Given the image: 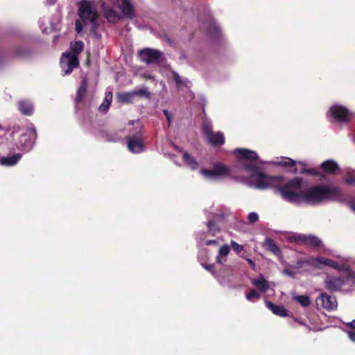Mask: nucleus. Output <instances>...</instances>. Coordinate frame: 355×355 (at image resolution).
Wrapping results in <instances>:
<instances>
[{
  "instance_id": "f257e3e1",
  "label": "nucleus",
  "mask_w": 355,
  "mask_h": 355,
  "mask_svg": "<svg viewBox=\"0 0 355 355\" xmlns=\"http://www.w3.org/2000/svg\"><path fill=\"white\" fill-rule=\"evenodd\" d=\"M342 197V190L339 187L315 185L303 191L302 202L318 205L324 201H339Z\"/></svg>"
},
{
  "instance_id": "f03ea898",
  "label": "nucleus",
  "mask_w": 355,
  "mask_h": 355,
  "mask_svg": "<svg viewBox=\"0 0 355 355\" xmlns=\"http://www.w3.org/2000/svg\"><path fill=\"white\" fill-rule=\"evenodd\" d=\"M242 168L251 173L255 188L265 189L269 187H276L282 180V176H270L261 171L260 168L252 163L242 164Z\"/></svg>"
},
{
  "instance_id": "7ed1b4c3",
  "label": "nucleus",
  "mask_w": 355,
  "mask_h": 355,
  "mask_svg": "<svg viewBox=\"0 0 355 355\" xmlns=\"http://www.w3.org/2000/svg\"><path fill=\"white\" fill-rule=\"evenodd\" d=\"M302 178H295L283 185L276 186L275 189L286 201L291 203L300 204L303 196L302 189Z\"/></svg>"
},
{
  "instance_id": "20e7f679",
  "label": "nucleus",
  "mask_w": 355,
  "mask_h": 355,
  "mask_svg": "<svg viewBox=\"0 0 355 355\" xmlns=\"http://www.w3.org/2000/svg\"><path fill=\"white\" fill-rule=\"evenodd\" d=\"M70 47L72 52L63 53L60 58V67L64 75L70 74L74 68L79 66L78 56L83 51L84 43L82 41L71 42Z\"/></svg>"
},
{
  "instance_id": "39448f33",
  "label": "nucleus",
  "mask_w": 355,
  "mask_h": 355,
  "mask_svg": "<svg viewBox=\"0 0 355 355\" xmlns=\"http://www.w3.org/2000/svg\"><path fill=\"white\" fill-rule=\"evenodd\" d=\"M79 17L83 21H89L92 24V31L94 32L98 27V13L87 0H82L79 3L78 10Z\"/></svg>"
},
{
  "instance_id": "423d86ee",
  "label": "nucleus",
  "mask_w": 355,
  "mask_h": 355,
  "mask_svg": "<svg viewBox=\"0 0 355 355\" xmlns=\"http://www.w3.org/2000/svg\"><path fill=\"white\" fill-rule=\"evenodd\" d=\"M37 135L35 128L26 129L25 132L20 135L18 140L15 141L17 147L24 151H30L34 146Z\"/></svg>"
},
{
  "instance_id": "0eeeda50",
  "label": "nucleus",
  "mask_w": 355,
  "mask_h": 355,
  "mask_svg": "<svg viewBox=\"0 0 355 355\" xmlns=\"http://www.w3.org/2000/svg\"><path fill=\"white\" fill-rule=\"evenodd\" d=\"M202 133L206 140L214 146H222L225 139L222 132H213V127L209 122L205 121L202 124Z\"/></svg>"
},
{
  "instance_id": "6e6552de",
  "label": "nucleus",
  "mask_w": 355,
  "mask_h": 355,
  "mask_svg": "<svg viewBox=\"0 0 355 355\" xmlns=\"http://www.w3.org/2000/svg\"><path fill=\"white\" fill-rule=\"evenodd\" d=\"M291 241L295 242L301 245H308L316 250L323 247V243L322 240L316 236L312 234L305 235L302 234H296L291 237Z\"/></svg>"
},
{
  "instance_id": "1a4fd4ad",
  "label": "nucleus",
  "mask_w": 355,
  "mask_h": 355,
  "mask_svg": "<svg viewBox=\"0 0 355 355\" xmlns=\"http://www.w3.org/2000/svg\"><path fill=\"white\" fill-rule=\"evenodd\" d=\"M128 148L132 153H140L144 149V137L141 128L135 133L127 137Z\"/></svg>"
},
{
  "instance_id": "9d476101",
  "label": "nucleus",
  "mask_w": 355,
  "mask_h": 355,
  "mask_svg": "<svg viewBox=\"0 0 355 355\" xmlns=\"http://www.w3.org/2000/svg\"><path fill=\"white\" fill-rule=\"evenodd\" d=\"M163 53L157 49L145 48L139 51L138 55L141 61L148 64L160 62Z\"/></svg>"
},
{
  "instance_id": "9b49d317",
  "label": "nucleus",
  "mask_w": 355,
  "mask_h": 355,
  "mask_svg": "<svg viewBox=\"0 0 355 355\" xmlns=\"http://www.w3.org/2000/svg\"><path fill=\"white\" fill-rule=\"evenodd\" d=\"M234 154L236 156L241 166L245 163L257 164L256 162L259 159V156L255 151L246 148H236Z\"/></svg>"
},
{
  "instance_id": "f8f14e48",
  "label": "nucleus",
  "mask_w": 355,
  "mask_h": 355,
  "mask_svg": "<svg viewBox=\"0 0 355 355\" xmlns=\"http://www.w3.org/2000/svg\"><path fill=\"white\" fill-rule=\"evenodd\" d=\"M347 281L348 277L345 276L336 277L329 275L325 279L324 287L331 292L338 291L341 290Z\"/></svg>"
},
{
  "instance_id": "ddd939ff",
  "label": "nucleus",
  "mask_w": 355,
  "mask_h": 355,
  "mask_svg": "<svg viewBox=\"0 0 355 355\" xmlns=\"http://www.w3.org/2000/svg\"><path fill=\"white\" fill-rule=\"evenodd\" d=\"M315 303L318 307H321L327 311L336 310L338 306L336 298L326 293H322L316 298Z\"/></svg>"
},
{
  "instance_id": "4468645a",
  "label": "nucleus",
  "mask_w": 355,
  "mask_h": 355,
  "mask_svg": "<svg viewBox=\"0 0 355 355\" xmlns=\"http://www.w3.org/2000/svg\"><path fill=\"white\" fill-rule=\"evenodd\" d=\"M200 173L207 178H217L227 175L229 169L223 164H216L211 169H201Z\"/></svg>"
},
{
  "instance_id": "2eb2a0df",
  "label": "nucleus",
  "mask_w": 355,
  "mask_h": 355,
  "mask_svg": "<svg viewBox=\"0 0 355 355\" xmlns=\"http://www.w3.org/2000/svg\"><path fill=\"white\" fill-rule=\"evenodd\" d=\"M329 113L331 116L340 122L346 121L349 114L348 109L340 105H332L329 110Z\"/></svg>"
},
{
  "instance_id": "dca6fc26",
  "label": "nucleus",
  "mask_w": 355,
  "mask_h": 355,
  "mask_svg": "<svg viewBox=\"0 0 355 355\" xmlns=\"http://www.w3.org/2000/svg\"><path fill=\"white\" fill-rule=\"evenodd\" d=\"M320 168L324 173L330 175H335L340 172L338 164L334 159L324 161L320 164Z\"/></svg>"
},
{
  "instance_id": "f3484780",
  "label": "nucleus",
  "mask_w": 355,
  "mask_h": 355,
  "mask_svg": "<svg viewBox=\"0 0 355 355\" xmlns=\"http://www.w3.org/2000/svg\"><path fill=\"white\" fill-rule=\"evenodd\" d=\"M119 8L123 17L132 20L135 17V8L129 0H121Z\"/></svg>"
},
{
  "instance_id": "a211bd4d",
  "label": "nucleus",
  "mask_w": 355,
  "mask_h": 355,
  "mask_svg": "<svg viewBox=\"0 0 355 355\" xmlns=\"http://www.w3.org/2000/svg\"><path fill=\"white\" fill-rule=\"evenodd\" d=\"M88 87V80L86 77H84L81 82L79 87L76 92V96L75 98V103L76 105L80 104L83 99L85 98Z\"/></svg>"
},
{
  "instance_id": "6ab92c4d",
  "label": "nucleus",
  "mask_w": 355,
  "mask_h": 355,
  "mask_svg": "<svg viewBox=\"0 0 355 355\" xmlns=\"http://www.w3.org/2000/svg\"><path fill=\"white\" fill-rule=\"evenodd\" d=\"M266 306L274 314L280 316L286 317L288 315V311L283 306L276 305L270 301H266Z\"/></svg>"
},
{
  "instance_id": "aec40b11",
  "label": "nucleus",
  "mask_w": 355,
  "mask_h": 355,
  "mask_svg": "<svg viewBox=\"0 0 355 355\" xmlns=\"http://www.w3.org/2000/svg\"><path fill=\"white\" fill-rule=\"evenodd\" d=\"M19 112L26 116H31L33 114L34 107L33 104L26 100H21L18 102Z\"/></svg>"
},
{
  "instance_id": "412c9836",
  "label": "nucleus",
  "mask_w": 355,
  "mask_h": 355,
  "mask_svg": "<svg viewBox=\"0 0 355 355\" xmlns=\"http://www.w3.org/2000/svg\"><path fill=\"white\" fill-rule=\"evenodd\" d=\"M103 13L107 20L110 23L116 24L121 19V16L110 7H103Z\"/></svg>"
},
{
  "instance_id": "4be33fe9",
  "label": "nucleus",
  "mask_w": 355,
  "mask_h": 355,
  "mask_svg": "<svg viewBox=\"0 0 355 355\" xmlns=\"http://www.w3.org/2000/svg\"><path fill=\"white\" fill-rule=\"evenodd\" d=\"M252 284L262 293L266 292L269 288L268 282L262 275L258 279H252Z\"/></svg>"
},
{
  "instance_id": "5701e85b",
  "label": "nucleus",
  "mask_w": 355,
  "mask_h": 355,
  "mask_svg": "<svg viewBox=\"0 0 355 355\" xmlns=\"http://www.w3.org/2000/svg\"><path fill=\"white\" fill-rule=\"evenodd\" d=\"M264 246L268 250L276 255L280 254L281 252L279 248L277 246L275 241L270 238L266 239Z\"/></svg>"
},
{
  "instance_id": "b1692460",
  "label": "nucleus",
  "mask_w": 355,
  "mask_h": 355,
  "mask_svg": "<svg viewBox=\"0 0 355 355\" xmlns=\"http://www.w3.org/2000/svg\"><path fill=\"white\" fill-rule=\"evenodd\" d=\"M21 154L17 153L9 157H3L1 160L3 165L12 166L17 164L21 159Z\"/></svg>"
},
{
  "instance_id": "393cba45",
  "label": "nucleus",
  "mask_w": 355,
  "mask_h": 355,
  "mask_svg": "<svg viewBox=\"0 0 355 355\" xmlns=\"http://www.w3.org/2000/svg\"><path fill=\"white\" fill-rule=\"evenodd\" d=\"M117 96L120 103L125 104L132 103L135 98L133 91L119 94Z\"/></svg>"
},
{
  "instance_id": "a878e982",
  "label": "nucleus",
  "mask_w": 355,
  "mask_h": 355,
  "mask_svg": "<svg viewBox=\"0 0 355 355\" xmlns=\"http://www.w3.org/2000/svg\"><path fill=\"white\" fill-rule=\"evenodd\" d=\"M182 159L191 169L196 170L198 168V162L194 158H193L187 152H184L183 153Z\"/></svg>"
},
{
  "instance_id": "bb28decb",
  "label": "nucleus",
  "mask_w": 355,
  "mask_h": 355,
  "mask_svg": "<svg viewBox=\"0 0 355 355\" xmlns=\"http://www.w3.org/2000/svg\"><path fill=\"white\" fill-rule=\"evenodd\" d=\"M320 266L324 265L326 266H329L331 268L336 269L338 270H342V268L340 267L339 263L336 261L331 260L328 258L322 257H320Z\"/></svg>"
},
{
  "instance_id": "cd10ccee",
  "label": "nucleus",
  "mask_w": 355,
  "mask_h": 355,
  "mask_svg": "<svg viewBox=\"0 0 355 355\" xmlns=\"http://www.w3.org/2000/svg\"><path fill=\"white\" fill-rule=\"evenodd\" d=\"M112 94L111 92L106 94L103 102L101 104L98 110L101 112H105L111 105Z\"/></svg>"
},
{
  "instance_id": "c85d7f7f",
  "label": "nucleus",
  "mask_w": 355,
  "mask_h": 355,
  "mask_svg": "<svg viewBox=\"0 0 355 355\" xmlns=\"http://www.w3.org/2000/svg\"><path fill=\"white\" fill-rule=\"evenodd\" d=\"M207 226L208 227L209 234L212 236H216V234H218L220 231V228L219 227L218 224L214 220H209L207 223Z\"/></svg>"
},
{
  "instance_id": "c756f323",
  "label": "nucleus",
  "mask_w": 355,
  "mask_h": 355,
  "mask_svg": "<svg viewBox=\"0 0 355 355\" xmlns=\"http://www.w3.org/2000/svg\"><path fill=\"white\" fill-rule=\"evenodd\" d=\"M293 299L300 303L303 307H308L311 304V300L307 295H297Z\"/></svg>"
},
{
  "instance_id": "7c9ffc66",
  "label": "nucleus",
  "mask_w": 355,
  "mask_h": 355,
  "mask_svg": "<svg viewBox=\"0 0 355 355\" xmlns=\"http://www.w3.org/2000/svg\"><path fill=\"white\" fill-rule=\"evenodd\" d=\"M320 257H309L307 258L304 259V262H305L306 265L315 267V268H320Z\"/></svg>"
},
{
  "instance_id": "2f4dec72",
  "label": "nucleus",
  "mask_w": 355,
  "mask_h": 355,
  "mask_svg": "<svg viewBox=\"0 0 355 355\" xmlns=\"http://www.w3.org/2000/svg\"><path fill=\"white\" fill-rule=\"evenodd\" d=\"M28 49L24 46H17L14 49V54L18 58H24L28 55Z\"/></svg>"
},
{
  "instance_id": "473e14b6",
  "label": "nucleus",
  "mask_w": 355,
  "mask_h": 355,
  "mask_svg": "<svg viewBox=\"0 0 355 355\" xmlns=\"http://www.w3.org/2000/svg\"><path fill=\"white\" fill-rule=\"evenodd\" d=\"M135 98L138 96L140 98H150V92L147 89H140L133 91Z\"/></svg>"
},
{
  "instance_id": "72a5a7b5",
  "label": "nucleus",
  "mask_w": 355,
  "mask_h": 355,
  "mask_svg": "<svg viewBox=\"0 0 355 355\" xmlns=\"http://www.w3.org/2000/svg\"><path fill=\"white\" fill-rule=\"evenodd\" d=\"M207 31L211 36H217L219 33V28L214 21H210L209 23Z\"/></svg>"
},
{
  "instance_id": "f704fd0d",
  "label": "nucleus",
  "mask_w": 355,
  "mask_h": 355,
  "mask_svg": "<svg viewBox=\"0 0 355 355\" xmlns=\"http://www.w3.org/2000/svg\"><path fill=\"white\" fill-rule=\"evenodd\" d=\"M172 78L173 80L175 82L176 86L178 88H181L184 85V82L182 78L180 76L178 73L175 71H172Z\"/></svg>"
},
{
  "instance_id": "c9c22d12",
  "label": "nucleus",
  "mask_w": 355,
  "mask_h": 355,
  "mask_svg": "<svg viewBox=\"0 0 355 355\" xmlns=\"http://www.w3.org/2000/svg\"><path fill=\"white\" fill-rule=\"evenodd\" d=\"M296 164V162L291 158H286L285 160L278 162V165L284 167H293Z\"/></svg>"
},
{
  "instance_id": "e433bc0d",
  "label": "nucleus",
  "mask_w": 355,
  "mask_h": 355,
  "mask_svg": "<svg viewBox=\"0 0 355 355\" xmlns=\"http://www.w3.org/2000/svg\"><path fill=\"white\" fill-rule=\"evenodd\" d=\"M261 297L260 294L256 291L254 289H251L249 293L246 295V298L248 300L251 301L254 298L259 299Z\"/></svg>"
},
{
  "instance_id": "4c0bfd02",
  "label": "nucleus",
  "mask_w": 355,
  "mask_h": 355,
  "mask_svg": "<svg viewBox=\"0 0 355 355\" xmlns=\"http://www.w3.org/2000/svg\"><path fill=\"white\" fill-rule=\"evenodd\" d=\"M301 174L318 176L320 173L315 168H303L300 171Z\"/></svg>"
},
{
  "instance_id": "58836bf2",
  "label": "nucleus",
  "mask_w": 355,
  "mask_h": 355,
  "mask_svg": "<svg viewBox=\"0 0 355 355\" xmlns=\"http://www.w3.org/2000/svg\"><path fill=\"white\" fill-rule=\"evenodd\" d=\"M230 252V247L227 245H223L220 248L218 254L221 257H226L229 254Z\"/></svg>"
},
{
  "instance_id": "ea45409f",
  "label": "nucleus",
  "mask_w": 355,
  "mask_h": 355,
  "mask_svg": "<svg viewBox=\"0 0 355 355\" xmlns=\"http://www.w3.org/2000/svg\"><path fill=\"white\" fill-rule=\"evenodd\" d=\"M231 247L233 249V250L236 253H240L241 251L243 250V246L242 245L237 243L234 241H231Z\"/></svg>"
},
{
  "instance_id": "a19ab883",
  "label": "nucleus",
  "mask_w": 355,
  "mask_h": 355,
  "mask_svg": "<svg viewBox=\"0 0 355 355\" xmlns=\"http://www.w3.org/2000/svg\"><path fill=\"white\" fill-rule=\"evenodd\" d=\"M248 219L250 223H254L259 220V216L255 212H250L248 214Z\"/></svg>"
},
{
  "instance_id": "79ce46f5",
  "label": "nucleus",
  "mask_w": 355,
  "mask_h": 355,
  "mask_svg": "<svg viewBox=\"0 0 355 355\" xmlns=\"http://www.w3.org/2000/svg\"><path fill=\"white\" fill-rule=\"evenodd\" d=\"M344 181L347 184L352 185L355 184V175L348 174L347 177L344 178Z\"/></svg>"
},
{
  "instance_id": "37998d69",
  "label": "nucleus",
  "mask_w": 355,
  "mask_h": 355,
  "mask_svg": "<svg viewBox=\"0 0 355 355\" xmlns=\"http://www.w3.org/2000/svg\"><path fill=\"white\" fill-rule=\"evenodd\" d=\"M204 268H205L207 271L211 272L212 274L215 272V266L214 264H202Z\"/></svg>"
},
{
  "instance_id": "c03bdc74",
  "label": "nucleus",
  "mask_w": 355,
  "mask_h": 355,
  "mask_svg": "<svg viewBox=\"0 0 355 355\" xmlns=\"http://www.w3.org/2000/svg\"><path fill=\"white\" fill-rule=\"evenodd\" d=\"M75 26H76V31L78 33H80L82 31H83V25L81 24V23L79 21H76V23H75Z\"/></svg>"
},
{
  "instance_id": "a18cd8bd",
  "label": "nucleus",
  "mask_w": 355,
  "mask_h": 355,
  "mask_svg": "<svg viewBox=\"0 0 355 355\" xmlns=\"http://www.w3.org/2000/svg\"><path fill=\"white\" fill-rule=\"evenodd\" d=\"M163 112H164V115L166 117V119L168 121V125H170V124L171 123V120H172L171 115L170 112L168 110H164Z\"/></svg>"
},
{
  "instance_id": "49530a36",
  "label": "nucleus",
  "mask_w": 355,
  "mask_h": 355,
  "mask_svg": "<svg viewBox=\"0 0 355 355\" xmlns=\"http://www.w3.org/2000/svg\"><path fill=\"white\" fill-rule=\"evenodd\" d=\"M347 335L349 338V339L355 343V331H349L347 332Z\"/></svg>"
},
{
  "instance_id": "de8ad7c7",
  "label": "nucleus",
  "mask_w": 355,
  "mask_h": 355,
  "mask_svg": "<svg viewBox=\"0 0 355 355\" xmlns=\"http://www.w3.org/2000/svg\"><path fill=\"white\" fill-rule=\"evenodd\" d=\"M205 244H206V245H217L218 244V243L216 240H207L205 241Z\"/></svg>"
},
{
  "instance_id": "09e8293b",
  "label": "nucleus",
  "mask_w": 355,
  "mask_h": 355,
  "mask_svg": "<svg viewBox=\"0 0 355 355\" xmlns=\"http://www.w3.org/2000/svg\"><path fill=\"white\" fill-rule=\"evenodd\" d=\"M304 264H305V262H304V259L298 260L296 262V268H302Z\"/></svg>"
},
{
  "instance_id": "8fccbe9b",
  "label": "nucleus",
  "mask_w": 355,
  "mask_h": 355,
  "mask_svg": "<svg viewBox=\"0 0 355 355\" xmlns=\"http://www.w3.org/2000/svg\"><path fill=\"white\" fill-rule=\"evenodd\" d=\"M246 261H248V263H249V265L250 266V267L254 270L255 269V267H256V265H255V263L250 258H246Z\"/></svg>"
},
{
  "instance_id": "3c124183",
  "label": "nucleus",
  "mask_w": 355,
  "mask_h": 355,
  "mask_svg": "<svg viewBox=\"0 0 355 355\" xmlns=\"http://www.w3.org/2000/svg\"><path fill=\"white\" fill-rule=\"evenodd\" d=\"M346 325L350 329H355V319L353 320L352 322L347 323Z\"/></svg>"
},
{
  "instance_id": "603ef678",
  "label": "nucleus",
  "mask_w": 355,
  "mask_h": 355,
  "mask_svg": "<svg viewBox=\"0 0 355 355\" xmlns=\"http://www.w3.org/2000/svg\"><path fill=\"white\" fill-rule=\"evenodd\" d=\"M216 261L218 263L223 264V263L226 261V259H224L223 261L221 259V256L218 254V256L216 257Z\"/></svg>"
},
{
  "instance_id": "864d4df0",
  "label": "nucleus",
  "mask_w": 355,
  "mask_h": 355,
  "mask_svg": "<svg viewBox=\"0 0 355 355\" xmlns=\"http://www.w3.org/2000/svg\"><path fill=\"white\" fill-rule=\"evenodd\" d=\"M284 273L287 275H289V276H293V272L291 271L289 269H284Z\"/></svg>"
},
{
  "instance_id": "5fc2aeb1",
  "label": "nucleus",
  "mask_w": 355,
  "mask_h": 355,
  "mask_svg": "<svg viewBox=\"0 0 355 355\" xmlns=\"http://www.w3.org/2000/svg\"><path fill=\"white\" fill-rule=\"evenodd\" d=\"M57 0H46V2L49 5L52 6L55 3Z\"/></svg>"
},
{
  "instance_id": "6e6d98bb",
  "label": "nucleus",
  "mask_w": 355,
  "mask_h": 355,
  "mask_svg": "<svg viewBox=\"0 0 355 355\" xmlns=\"http://www.w3.org/2000/svg\"><path fill=\"white\" fill-rule=\"evenodd\" d=\"M19 129H20V127L19 125L14 126L13 131H12V134H13L15 132H18L19 130Z\"/></svg>"
}]
</instances>
